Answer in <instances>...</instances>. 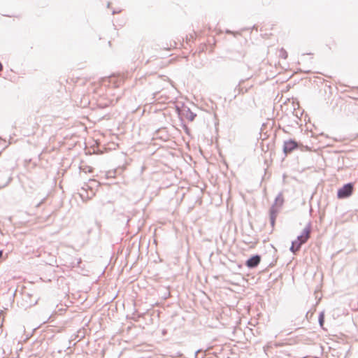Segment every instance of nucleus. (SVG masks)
<instances>
[{
  "label": "nucleus",
  "instance_id": "nucleus-21",
  "mask_svg": "<svg viewBox=\"0 0 358 358\" xmlns=\"http://www.w3.org/2000/svg\"><path fill=\"white\" fill-rule=\"evenodd\" d=\"M82 189L83 192H85L86 193L85 189L84 188H82Z\"/></svg>",
  "mask_w": 358,
  "mask_h": 358
},
{
  "label": "nucleus",
  "instance_id": "nucleus-14",
  "mask_svg": "<svg viewBox=\"0 0 358 358\" xmlns=\"http://www.w3.org/2000/svg\"><path fill=\"white\" fill-rule=\"evenodd\" d=\"M280 56L284 59H286L287 57V52L282 48L280 50Z\"/></svg>",
  "mask_w": 358,
  "mask_h": 358
},
{
  "label": "nucleus",
  "instance_id": "nucleus-10",
  "mask_svg": "<svg viewBox=\"0 0 358 358\" xmlns=\"http://www.w3.org/2000/svg\"><path fill=\"white\" fill-rule=\"evenodd\" d=\"M117 219H118V220H120L122 223H125L126 224H127L130 220L129 217L128 215H126L124 213L119 214Z\"/></svg>",
  "mask_w": 358,
  "mask_h": 358
},
{
  "label": "nucleus",
  "instance_id": "nucleus-9",
  "mask_svg": "<svg viewBox=\"0 0 358 358\" xmlns=\"http://www.w3.org/2000/svg\"><path fill=\"white\" fill-rule=\"evenodd\" d=\"M301 245H302L300 243H299L298 241H293L292 242V245L289 250L292 253L296 254V252H298L300 250Z\"/></svg>",
  "mask_w": 358,
  "mask_h": 358
},
{
  "label": "nucleus",
  "instance_id": "nucleus-13",
  "mask_svg": "<svg viewBox=\"0 0 358 358\" xmlns=\"http://www.w3.org/2000/svg\"><path fill=\"white\" fill-rule=\"evenodd\" d=\"M182 128H183L185 132L187 135H190V129L188 128V127L185 124H182Z\"/></svg>",
  "mask_w": 358,
  "mask_h": 358
},
{
  "label": "nucleus",
  "instance_id": "nucleus-16",
  "mask_svg": "<svg viewBox=\"0 0 358 358\" xmlns=\"http://www.w3.org/2000/svg\"><path fill=\"white\" fill-rule=\"evenodd\" d=\"M244 56H245L244 53L240 52L239 53V57L238 58H236V59L238 60V59H243L244 57Z\"/></svg>",
  "mask_w": 358,
  "mask_h": 358
},
{
  "label": "nucleus",
  "instance_id": "nucleus-20",
  "mask_svg": "<svg viewBox=\"0 0 358 358\" xmlns=\"http://www.w3.org/2000/svg\"><path fill=\"white\" fill-rule=\"evenodd\" d=\"M2 69H3V66H2L1 63L0 62V71L2 70Z\"/></svg>",
  "mask_w": 358,
  "mask_h": 358
},
{
  "label": "nucleus",
  "instance_id": "nucleus-3",
  "mask_svg": "<svg viewBox=\"0 0 358 358\" xmlns=\"http://www.w3.org/2000/svg\"><path fill=\"white\" fill-rule=\"evenodd\" d=\"M232 109L235 113L241 115L248 109V102L247 100L241 99L232 105Z\"/></svg>",
  "mask_w": 358,
  "mask_h": 358
},
{
  "label": "nucleus",
  "instance_id": "nucleus-5",
  "mask_svg": "<svg viewBox=\"0 0 358 358\" xmlns=\"http://www.w3.org/2000/svg\"><path fill=\"white\" fill-rule=\"evenodd\" d=\"M299 143L292 139H289L288 141H285L283 144V153L285 155L291 153L294 150L298 148Z\"/></svg>",
  "mask_w": 358,
  "mask_h": 358
},
{
  "label": "nucleus",
  "instance_id": "nucleus-8",
  "mask_svg": "<svg viewBox=\"0 0 358 358\" xmlns=\"http://www.w3.org/2000/svg\"><path fill=\"white\" fill-rule=\"evenodd\" d=\"M244 82V80H241L239 81L238 85L235 87L234 92H236V94L234 95V99L237 96L238 94H243L248 91L247 89H245L241 87L242 83Z\"/></svg>",
  "mask_w": 358,
  "mask_h": 358
},
{
  "label": "nucleus",
  "instance_id": "nucleus-15",
  "mask_svg": "<svg viewBox=\"0 0 358 358\" xmlns=\"http://www.w3.org/2000/svg\"><path fill=\"white\" fill-rule=\"evenodd\" d=\"M79 194H80V197L82 198L83 200H84L85 198H86L87 199H90V197L88 195L85 196L84 194V193H83V192L79 193Z\"/></svg>",
  "mask_w": 358,
  "mask_h": 358
},
{
  "label": "nucleus",
  "instance_id": "nucleus-11",
  "mask_svg": "<svg viewBox=\"0 0 358 358\" xmlns=\"http://www.w3.org/2000/svg\"><path fill=\"white\" fill-rule=\"evenodd\" d=\"M3 175L6 176V181L0 186V188L6 186L10 181L11 178L10 177V173L8 170L3 171Z\"/></svg>",
  "mask_w": 358,
  "mask_h": 358
},
{
  "label": "nucleus",
  "instance_id": "nucleus-18",
  "mask_svg": "<svg viewBox=\"0 0 358 358\" xmlns=\"http://www.w3.org/2000/svg\"><path fill=\"white\" fill-rule=\"evenodd\" d=\"M140 317V315H138V317H132V319L134 320V321H138V318Z\"/></svg>",
  "mask_w": 358,
  "mask_h": 358
},
{
  "label": "nucleus",
  "instance_id": "nucleus-4",
  "mask_svg": "<svg viewBox=\"0 0 358 358\" xmlns=\"http://www.w3.org/2000/svg\"><path fill=\"white\" fill-rule=\"evenodd\" d=\"M311 232V223L308 222L306 227L303 229L301 235L298 236L295 241H298L301 245L306 243L310 237Z\"/></svg>",
  "mask_w": 358,
  "mask_h": 358
},
{
  "label": "nucleus",
  "instance_id": "nucleus-6",
  "mask_svg": "<svg viewBox=\"0 0 358 358\" xmlns=\"http://www.w3.org/2000/svg\"><path fill=\"white\" fill-rule=\"evenodd\" d=\"M261 262V256L259 255H255L250 257L245 262V265L249 268H256Z\"/></svg>",
  "mask_w": 358,
  "mask_h": 358
},
{
  "label": "nucleus",
  "instance_id": "nucleus-7",
  "mask_svg": "<svg viewBox=\"0 0 358 358\" xmlns=\"http://www.w3.org/2000/svg\"><path fill=\"white\" fill-rule=\"evenodd\" d=\"M181 115L191 122L193 121L196 116V114L192 112L190 108L187 106H183L181 110Z\"/></svg>",
  "mask_w": 358,
  "mask_h": 358
},
{
  "label": "nucleus",
  "instance_id": "nucleus-19",
  "mask_svg": "<svg viewBox=\"0 0 358 358\" xmlns=\"http://www.w3.org/2000/svg\"><path fill=\"white\" fill-rule=\"evenodd\" d=\"M3 250H0V259H1L2 258V257H3Z\"/></svg>",
  "mask_w": 358,
  "mask_h": 358
},
{
  "label": "nucleus",
  "instance_id": "nucleus-23",
  "mask_svg": "<svg viewBox=\"0 0 358 358\" xmlns=\"http://www.w3.org/2000/svg\"><path fill=\"white\" fill-rule=\"evenodd\" d=\"M357 89H358V87H357Z\"/></svg>",
  "mask_w": 358,
  "mask_h": 358
},
{
  "label": "nucleus",
  "instance_id": "nucleus-22",
  "mask_svg": "<svg viewBox=\"0 0 358 358\" xmlns=\"http://www.w3.org/2000/svg\"><path fill=\"white\" fill-rule=\"evenodd\" d=\"M357 137H358V134L357 135Z\"/></svg>",
  "mask_w": 358,
  "mask_h": 358
},
{
  "label": "nucleus",
  "instance_id": "nucleus-12",
  "mask_svg": "<svg viewBox=\"0 0 358 358\" xmlns=\"http://www.w3.org/2000/svg\"><path fill=\"white\" fill-rule=\"evenodd\" d=\"M318 322L319 324L321 327H323L324 322V312H321L319 315L318 317Z\"/></svg>",
  "mask_w": 358,
  "mask_h": 358
},
{
  "label": "nucleus",
  "instance_id": "nucleus-1",
  "mask_svg": "<svg viewBox=\"0 0 358 358\" xmlns=\"http://www.w3.org/2000/svg\"><path fill=\"white\" fill-rule=\"evenodd\" d=\"M284 203V199L282 193L280 192L275 199L273 204L271 206L269 210L270 222L272 227H274L275 220L280 208Z\"/></svg>",
  "mask_w": 358,
  "mask_h": 358
},
{
  "label": "nucleus",
  "instance_id": "nucleus-2",
  "mask_svg": "<svg viewBox=\"0 0 358 358\" xmlns=\"http://www.w3.org/2000/svg\"><path fill=\"white\" fill-rule=\"evenodd\" d=\"M354 185L352 182L345 184L342 187L338 189L337 197L338 199H346L350 197L353 192Z\"/></svg>",
  "mask_w": 358,
  "mask_h": 358
},
{
  "label": "nucleus",
  "instance_id": "nucleus-17",
  "mask_svg": "<svg viewBox=\"0 0 358 358\" xmlns=\"http://www.w3.org/2000/svg\"><path fill=\"white\" fill-rule=\"evenodd\" d=\"M140 317V315H138V317H132V319L134 320V321H138V318Z\"/></svg>",
  "mask_w": 358,
  "mask_h": 358
}]
</instances>
